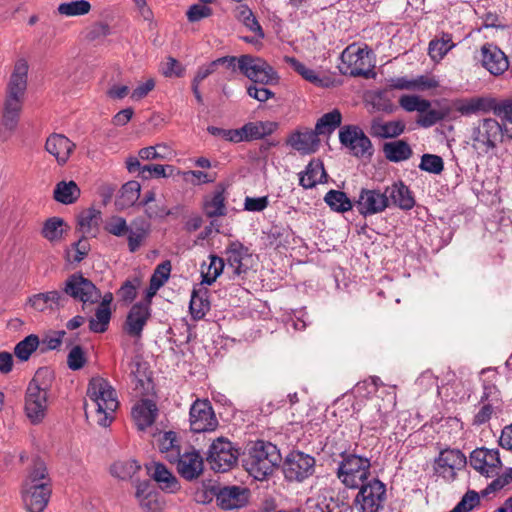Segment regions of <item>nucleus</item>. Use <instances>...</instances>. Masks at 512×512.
<instances>
[{"label":"nucleus","mask_w":512,"mask_h":512,"mask_svg":"<svg viewBox=\"0 0 512 512\" xmlns=\"http://www.w3.org/2000/svg\"><path fill=\"white\" fill-rule=\"evenodd\" d=\"M236 18L240 21L245 27H247L250 31L254 32L255 35L259 39H263L265 34L264 31L259 24L257 18L255 17L253 11L246 4L239 5L235 10Z\"/></svg>","instance_id":"c03bdc74"},{"label":"nucleus","mask_w":512,"mask_h":512,"mask_svg":"<svg viewBox=\"0 0 512 512\" xmlns=\"http://www.w3.org/2000/svg\"><path fill=\"white\" fill-rule=\"evenodd\" d=\"M175 458L173 464L176 465V470L183 479L193 481L203 473V459L193 447L184 448Z\"/></svg>","instance_id":"6ab92c4d"},{"label":"nucleus","mask_w":512,"mask_h":512,"mask_svg":"<svg viewBox=\"0 0 512 512\" xmlns=\"http://www.w3.org/2000/svg\"><path fill=\"white\" fill-rule=\"evenodd\" d=\"M316 468L315 458L299 450L290 451L284 458L282 470L288 482L302 483L313 476Z\"/></svg>","instance_id":"9d476101"},{"label":"nucleus","mask_w":512,"mask_h":512,"mask_svg":"<svg viewBox=\"0 0 512 512\" xmlns=\"http://www.w3.org/2000/svg\"><path fill=\"white\" fill-rule=\"evenodd\" d=\"M218 505L225 510L241 508L248 502L247 488L240 486H226L216 495Z\"/></svg>","instance_id":"393cba45"},{"label":"nucleus","mask_w":512,"mask_h":512,"mask_svg":"<svg viewBox=\"0 0 512 512\" xmlns=\"http://www.w3.org/2000/svg\"><path fill=\"white\" fill-rule=\"evenodd\" d=\"M212 15V9L207 4H193L186 12L188 21L198 22Z\"/></svg>","instance_id":"0e129e2a"},{"label":"nucleus","mask_w":512,"mask_h":512,"mask_svg":"<svg viewBox=\"0 0 512 512\" xmlns=\"http://www.w3.org/2000/svg\"><path fill=\"white\" fill-rule=\"evenodd\" d=\"M76 145L65 135L53 133L45 142V150L55 157L59 165H64L69 160Z\"/></svg>","instance_id":"5701e85b"},{"label":"nucleus","mask_w":512,"mask_h":512,"mask_svg":"<svg viewBox=\"0 0 512 512\" xmlns=\"http://www.w3.org/2000/svg\"><path fill=\"white\" fill-rule=\"evenodd\" d=\"M225 187L218 184L210 198L205 199L203 209L207 217L214 218L225 216L226 209Z\"/></svg>","instance_id":"72a5a7b5"},{"label":"nucleus","mask_w":512,"mask_h":512,"mask_svg":"<svg viewBox=\"0 0 512 512\" xmlns=\"http://www.w3.org/2000/svg\"><path fill=\"white\" fill-rule=\"evenodd\" d=\"M127 235L129 251L134 253L140 248L146 238L147 230L143 227L130 228Z\"/></svg>","instance_id":"e2e57ef3"},{"label":"nucleus","mask_w":512,"mask_h":512,"mask_svg":"<svg viewBox=\"0 0 512 512\" xmlns=\"http://www.w3.org/2000/svg\"><path fill=\"white\" fill-rule=\"evenodd\" d=\"M279 449L271 442L258 440L249 448L243 458V464L248 473L257 480H264L271 475L281 463Z\"/></svg>","instance_id":"20e7f679"},{"label":"nucleus","mask_w":512,"mask_h":512,"mask_svg":"<svg viewBox=\"0 0 512 512\" xmlns=\"http://www.w3.org/2000/svg\"><path fill=\"white\" fill-rule=\"evenodd\" d=\"M454 107L463 116H469L479 112L492 111L502 121L503 131L509 138H512V100L498 101L491 97H473L465 100H458Z\"/></svg>","instance_id":"39448f33"},{"label":"nucleus","mask_w":512,"mask_h":512,"mask_svg":"<svg viewBox=\"0 0 512 512\" xmlns=\"http://www.w3.org/2000/svg\"><path fill=\"white\" fill-rule=\"evenodd\" d=\"M481 62L483 67L494 76L502 75L509 68L506 54L491 43H485L481 47Z\"/></svg>","instance_id":"412c9836"},{"label":"nucleus","mask_w":512,"mask_h":512,"mask_svg":"<svg viewBox=\"0 0 512 512\" xmlns=\"http://www.w3.org/2000/svg\"><path fill=\"white\" fill-rule=\"evenodd\" d=\"M481 375L485 376L482 379L483 392L480 397V402H487L496 405L501 403V392L498 389L496 382L498 378V372L496 368H484L481 371Z\"/></svg>","instance_id":"7c9ffc66"},{"label":"nucleus","mask_w":512,"mask_h":512,"mask_svg":"<svg viewBox=\"0 0 512 512\" xmlns=\"http://www.w3.org/2000/svg\"><path fill=\"white\" fill-rule=\"evenodd\" d=\"M284 61L289 64L305 80L319 87H329V78H321L315 70L308 68L295 57L285 56Z\"/></svg>","instance_id":"ea45409f"},{"label":"nucleus","mask_w":512,"mask_h":512,"mask_svg":"<svg viewBox=\"0 0 512 512\" xmlns=\"http://www.w3.org/2000/svg\"><path fill=\"white\" fill-rule=\"evenodd\" d=\"M353 507L357 512H383L387 502V487L379 478H371L357 487Z\"/></svg>","instance_id":"6e6552de"},{"label":"nucleus","mask_w":512,"mask_h":512,"mask_svg":"<svg viewBox=\"0 0 512 512\" xmlns=\"http://www.w3.org/2000/svg\"><path fill=\"white\" fill-rule=\"evenodd\" d=\"M238 450L227 438L219 437L212 442L208 450L207 461L217 472L230 470L238 460Z\"/></svg>","instance_id":"2eb2a0df"},{"label":"nucleus","mask_w":512,"mask_h":512,"mask_svg":"<svg viewBox=\"0 0 512 512\" xmlns=\"http://www.w3.org/2000/svg\"><path fill=\"white\" fill-rule=\"evenodd\" d=\"M190 429L194 433L214 431L218 427L212 404L207 399H197L189 411Z\"/></svg>","instance_id":"dca6fc26"},{"label":"nucleus","mask_w":512,"mask_h":512,"mask_svg":"<svg viewBox=\"0 0 512 512\" xmlns=\"http://www.w3.org/2000/svg\"><path fill=\"white\" fill-rule=\"evenodd\" d=\"M172 270L170 260H165L158 264L150 278L153 288H161L169 279Z\"/></svg>","instance_id":"6e6d98bb"},{"label":"nucleus","mask_w":512,"mask_h":512,"mask_svg":"<svg viewBox=\"0 0 512 512\" xmlns=\"http://www.w3.org/2000/svg\"><path fill=\"white\" fill-rule=\"evenodd\" d=\"M239 70L252 84L268 85L279 81V75L267 61L250 54L240 56Z\"/></svg>","instance_id":"ddd939ff"},{"label":"nucleus","mask_w":512,"mask_h":512,"mask_svg":"<svg viewBox=\"0 0 512 512\" xmlns=\"http://www.w3.org/2000/svg\"><path fill=\"white\" fill-rule=\"evenodd\" d=\"M339 141L354 157H371L374 153L371 140L357 125L342 126L339 130Z\"/></svg>","instance_id":"4468645a"},{"label":"nucleus","mask_w":512,"mask_h":512,"mask_svg":"<svg viewBox=\"0 0 512 512\" xmlns=\"http://www.w3.org/2000/svg\"><path fill=\"white\" fill-rule=\"evenodd\" d=\"M141 469V466L134 459L119 460L112 464L111 474L121 480H132L134 475Z\"/></svg>","instance_id":"09e8293b"},{"label":"nucleus","mask_w":512,"mask_h":512,"mask_svg":"<svg viewBox=\"0 0 512 512\" xmlns=\"http://www.w3.org/2000/svg\"><path fill=\"white\" fill-rule=\"evenodd\" d=\"M419 169L432 174H440L444 169L443 159L435 154H423Z\"/></svg>","instance_id":"4d7b16f0"},{"label":"nucleus","mask_w":512,"mask_h":512,"mask_svg":"<svg viewBox=\"0 0 512 512\" xmlns=\"http://www.w3.org/2000/svg\"><path fill=\"white\" fill-rule=\"evenodd\" d=\"M62 292L68 297L81 302L84 309L87 303L95 304L101 299V292L96 285L82 273L77 272L69 275L64 281Z\"/></svg>","instance_id":"9b49d317"},{"label":"nucleus","mask_w":512,"mask_h":512,"mask_svg":"<svg viewBox=\"0 0 512 512\" xmlns=\"http://www.w3.org/2000/svg\"><path fill=\"white\" fill-rule=\"evenodd\" d=\"M388 427V414L383 412L379 403H372L365 413L361 428L374 433H382Z\"/></svg>","instance_id":"473e14b6"},{"label":"nucleus","mask_w":512,"mask_h":512,"mask_svg":"<svg viewBox=\"0 0 512 512\" xmlns=\"http://www.w3.org/2000/svg\"><path fill=\"white\" fill-rule=\"evenodd\" d=\"M68 230L69 226L63 218L53 216L44 221L40 234L48 242L55 245L64 239Z\"/></svg>","instance_id":"2f4dec72"},{"label":"nucleus","mask_w":512,"mask_h":512,"mask_svg":"<svg viewBox=\"0 0 512 512\" xmlns=\"http://www.w3.org/2000/svg\"><path fill=\"white\" fill-rule=\"evenodd\" d=\"M278 128V123L273 121L248 122L239 128L241 142L259 140L273 134Z\"/></svg>","instance_id":"c85d7f7f"},{"label":"nucleus","mask_w":512,"mask_h":512,"mask_svg":"<svg viewBox=\"0 0 512 512\" xmlns=\"http://www.w3.org/2000/svg\"><path fill=\"white\" fill-rule=\"evenodd\" d=\"M52 493V482L46 464L36 459L23 484L22 498L29 512H43Z\"/></svg>","instance_id":"f03ea898"},{"label":"nucleus","mask_w":512,"mask_h":512,"mask_svg":"<svg viewBox=\"0 0 512 512\" xmlns=\"http://www.w3.org/2000/svg\"><path fill=\"white\" fill-rule=\"evenodd\" d=\"M101 221V211L90 207L81 211L77 217L78 229L85 236H96Z\"/></svg>","instance_id":"f704fd0d"},{"label":"nucleus","mask_w":512,"mask_h":512,"mask_svg":"<svg viewBox=\"0 0 512 512\" xmlns=\"http://www.w3.org/2000/svg\"><path fill=\"white\" fill-rule=\"evenodd\" d=\"M405 130V123L402 120L384 122L380 118L372 119L369 133L372 137L380 139L396 138Z\"/></svg>","instance_id":"c756f323"},{"label":"nucleus","mask_w":512,"mask_h":512,"mask_svg":"<svg viewBox=\"0 0 512 512\" xmlns=\"http://www.w3.org/2000/svg\"><path fill=\"white\" fill-rule=\"evenodd\" d=\"M385 193L388 195L389 205L392 204L405 211H409L415 206L413 194L403 181H397L387 186Z\"/></svg>","instance_id":"bb28decb"},{"label":"nucleus","mask_w":512,"mask_h":512,"mask_svg":"<svg viewBox=\"0 0 512 512\" xmlns=\"http://www.w3.org/2000/svg\"><path fill=\"white\" fill-rule=\"evenodd\" d=\"M111 309L97 307L95 317L89 319V329L94 333H104L107 331L111 320Z\"/></svg>","instance_id":"603ef678"},{"label":"nucleus","mask_w":512,"mask_h":512,"mask_svg":"<svg viewBox=\"0 0 512 512\" xmlns=\"http://www.w3.org/2000/svg\"><path fill=\"white\" fill-rule=\"evenodd\" d=\"M151 317L149 301H140L131 306L122 325L123 332L135 342L140 340Z\"/></svg>","instance_id":"a211bd4d"},{"label":"nucleus","mask_w":512,"mask_h":512,"mask_svg":"<svg viewBox=\"0 0 512 512\" xmlns=\"http://www.w3.org/2000/svg\"><path fill=\"white\" fill-rule=\"evenodd\" d=\"M158 447L169 463H174L175 457H178L179 453L184 449L180 445L177 433L174 431H167L161 434L158 439Z\"/></svg>","instance_id":"e433bc0d"},{"label":"nucleus","mask_w":512,"mask_h":512,"mask_svg":"<svg viewBox=\"0 0 512 512\" xmlns=\"http://www.w3.org/2000/svg\"><path fill=\"white\" fill-rule=\"evenodd\" d=\"M259 84H250L247 87V94L259 101V102H266L270 98H274L275 94L273 91H271L268 88H265L264 85L258 86Z\"/></svg>","instance_id":"774afa93"},{"label":"nucleus","mask_w":512,"mask_h":512,"mask_svg":"<svg viewBox=\"0 0 512 512\" xmlns=\"http://www.w3.org/2000/svg\"><path fill=\"white\" fill-rule=\"evenodd\" d=\"M341 123L342 114L338 109H334L325 113L317 120L314 131L317 133L318 137L320 135H330L340 127Z\"/></svg>","instance_id":"79ce46f5"},{"label":"nucleus","mask_w":512,"mask_h":512,"mask_svg":"<svg viewBox=\"0 0 512 512\" xmlns=\"http://www.w3.org/2000/svg\"><path fill=\"white\" fill-rule=\"evenodd\" d=\"M355 206L360 215L367 217L385 211L389 206V198L385 191L362 188Z\"/></svg>","instance_id":"aec40b11"},{"label":"nucleus","mask_w":512,"mask_h":512,"mask_svg":"<svg viewBox=\"0 0 512 512\" xmlns=\"http://www.w3.org/2000/svg\"><path fill=\"white\" fill-rule=\"evenodd\" d=\"M455 46L452 41V35L442 33L441 38L430 41L428 54L433 60H441Z\"/></svg>","instance_id":"49530a36"},{"label":"nucleus","mask_w":512,"mask_h":512,"mask_svg":"<svg viewBox=\"0 0 512 512\" xmlns=\"http://www.w3.org/2000/svg\"><path fill=\"white\" fill-rule=\"evenodd\" d=\"M326 176L323 163L320 160H312L305 171L300 173L299 184L304 189H311L322 182V178Z\"/></svg>","instance_id":"4c0bfd02"},{"label":"nucleus","mask_w":512,"mask_h":512,"mask_svg":"<svg viewBox=\"0 0 512 512\" xmlns=\"http://www.w3.org/2000/svg\"><path fill=\"white\" fill-rule=\"evenodd\" d=\"M324 201L335 212L344 213L350 211L353 207L346 193L340 190H329L324 197Z\"/></svg>","instance_id":"de8ad7c7"},{"label":"nucleus","mask_w":512,"mask_h":512,"mask_svg":"<svg viewBox=\"0 0 512 512\" xmlns=\"http://www.w3.org/2000/svg\"><path fill=\"white\" fill-rule=\"evenodd\" d=\"M87 396L96 411L98 425L108 427L119 405L116 390L108 380L94 377L89 381Z\"/></svg>","instance_id":"423d86ee"},{"label":"nucleus","mask_w":512,"mask_h":512,"mask_svg":"<svg viewBox=\"0 0 512 512\" xmlns=\"http://www.w3.org/2000/svg\"><path fill=\"white\" fill-rule=\"evenodd\" d=\"M105 230L117 237H122L127 235L130 227L128 226L126 220L120 216H113L105 225Z\"/></svg>","instance_id":"bf43d9fd"},{"label":"nucleus","mask_w":512,"mask_h":512,"mask_svg":"<svg viewBox=\"0 0 512 512\" xmlns=\"http://www.w3.org/2000/svg\"><path fill=\"white\" fill-rule=\"evenodd\" d=\"M210 309V302L208 300L207 291L193 290L189 303V310L195 320H200L205 317Z\"/></svg>","instance_id":"a18cd8bd"},{"label":"nucleus","mask_w":512,"mask_h":512,"mask_svg":"<svg viewBox=\"0 0 512 512\" xmlns=\"http://www.w3.org/2000/svg\"><path fill=\"white\" fill-rule=\"evenodd\" d=\"M483 448L475 449L470 454V465L481 474L490 476V470L487 468V458H485Z\"/></svg>","instance_id":"052dcab7"},{"label":"nucleus","mask_w":512,"mask_h":512,"mask_svg":"<svg viewBox=\"0 0 512 512\" xmlns=\"http://www.w3.org/2000/svg\"><path fill=\"white\" fill-rule=\"evenodd\" d=\"M52 372L48 368H39L29 382L25 394L24 411L32 424H39L46 415L49 383Z\"/></svg>","instance_id":"0eeeda50"},{"label":"nucleus","mask_w":512,"mask_h":512,"mask_svg":"<svg viewBox=\"0 0 512 512\" xmlns=\"http://www.w3.org/2000/svg\"><path fill=\"white\" fill-rule=\"evenodd\" d=\"M28 78V64L21 59L15 63L6 87L0 122V138L7 141L18 126L22 112Z\"/></svg>","instance_id":"f257e3e1"},{"label":"nucleus","mask_w":512,"mask_h":512,"mask_svg":"<svg viewBox=\"0 0 512 512\" xmlns=\"http://www.w3.org/2000/svg\"><path fill=\"white\" fill-rule=\"evenodd\" d=\"M38 346L39 337L35 334H30L16 344L14 354L19 360L27 361Z\"/></svg>","instance_id":"3c124183"},{"label":"nucleus","mask_w":512,"mask_h":512,"mask_svg":"<svg viewBox=\"0 0 512 512\" xmlns=\"http://www.w3.org/2000/svg\"><path fill=\"white\" fill-rule=\"evenodd\" d=\"M209 259H210V263L207 267V271L204 272V270L202 269L201 274H202V283L210 286L221 275V273L224 269L225 263H224L223 258L216 256V255H210Z\"/></svg>","instance_id":"864d4df0"},{"label":"nucleus","mask_w":512,"mask_h":512,"mask_svg":"<svg viewBox=\"0 0 512 512\" xmlns=\"http://www.w3.org/2000/svg\"><path fill=\"white\" fill-rule=\"evenodd\" d=\"M383 153L391 162L399 163L408 160L413 151L410 145L404 140H396L387 142L383 145Z\"/></svg>","instance_id":"58836bf2"},{"label":"nucleus","mask_w":512,"mask_h":512,"mask_svg":"<svg viewBox=\"0 0 512 512\" xmlns=\"http://www.w3.org/2000/svg\"><path fill=\"white\" fill-rule=\"evenodd\" d=\"M399 105L407 112L417 111L424 113L431 107V102L417 95H402L399 99Z\"/></svg>","instance_id":"5fc2aeb1"},{"label":"nucleus","mask_w":512,"mask_h":512,"mask_svg":"<svg viewBox=\"0 0 512 512\" xmlns=\"http://www.w3.org/2000/svg\"><path fill=\"white\" fill-rule=\"evenodd\" d=\"M27 303L39 312H43L46 309L60 310L66 306L67 298L62 290H51L30 296Z\"/></svg>","instance_id":"b1692460"},{"label":"nucleus","mask_w":512,"mask_h":512,"mask_svg":"<svg viewBox=\"0 0 512 512\" xmlns=\"http://www.w3.org/2000/svg\"><path fill=\"white\" fill-rule=\"evenodd\" d=\"M447 116V112L443 110H436L428 108L424 113H420L417 118V124L423 128H429L438 122L444 120Z\"/></svg>","instance_id":"13d9d810"},{"label":"nucleus","mask_w":512,"mask_h":512,"mask_svg":"<svg viewBox=\"0 0 512 512\" xmlns=\"http://www.w3.org/2000/svg\"><path fill=\"white\" fill-rule=\"evenodd\" d=\"M80 189L74 181H61L54 189V199L57 202L68 205L77 201L80 197Z\"/></svg>","instance_id":"37998d69"},{"label":"nucleus","mask_w":512,"mask_h":512,"mask_svg":"<svg viewBox=\"0 0 512 512\" xmlns=\"http://www.w3.org/2000/svg\"><path fill=\"white\" fill-rule=\"evenodd\" d=\"M158 415V408L154 401L150 399H142L132 409V417L141 431L154 424Z\"/></svg>","instance_id":"cd10ccee"},{"label":"nucleus","mask_w":512,"mask_h":512,"mask_svg":"<svg viewBox=\"0 0 512 512\" xmlns=\"http://www.w3.org/2000/svg\"><path fill=\"white\" fill-rule=\"evenodd\" d=\"M226 260L230 268L233 269V275L243 276L248 271L245 260L249 258L248 248L240 241H232L225 250Z\"/></svg>","instance_id":"a878e982"},{"label":"nucleus","mask_w":512,"mask_h":512,"mask_svg":"<svg viewBox=\"0 0 512 512\" xmlns=\"http://www.w3.org/2000/svg\"><path fill=\"white\" fill-rule=\"evenodd\" d=\"M151 477L158 483L159 488L167 493H176L181 489L176 476L162 463L154 465Z\"/></svg>","instance_id":"c9c22d12"},{"label":"nucleus","mask_w":512,"mask_h":512,"mask_svg":"<svg viewBox=\"0 0 512 512\" xmlns=\"http://www.w3.org/2000/svg\"><path fill=\"white\" fill-rule=\"evenodd\" d=\"M286 144L302 155H310L318 150L320 139L314 130L299 128L289 135Z\"/></svg>","instance_id":"4be33fe9"},{"label":"nucleus","mask_w":512,"mask_h":512,"mask_svg":"<svg viewBox=\"0 0 512 512\" xmlns=\"http://www.w3.org/2000/svg\"><path fill=\"white\" fill-rule=\"evenodd\" d=\"M503 136L502 125L496 119L484 118L471 129V146L479 155H486L497 148Z\"/></svg>","instance_id":"1a4fd4ad"},{"label":"nucleus","mask_w":512,"mask_h":512,"mask_svg":"<svg viewBox=\"0 0 512 512\" xmlns=\"http://www.w3.org/2000/svg\"><path fill=\"white\" fill-rule=\"evenodd\" d=\"M185 181L191 182L193 185L212 183L216 179V175H211L200 170H189L183 173Z\"/></svg>","instance_id":"69168bd1"},{"label":"nucleus","mask_w":512,"mask_h":512,"mask_svg":"<svg viewBox=\"0 0 512 512\" xmlns=\"http://www.w3.org/2000/svg\"><path fill=\"white\" fill-rule=\"evenodd\" d=\"M91 10V4L87 0H73L58 5L57 12L67 17L86 15Z\"/></svg>","instance_id":"8fccbe9b"},{"label":"nucleus","mask_w":512,"mask_h":512,"mask_svg":"<svg viewBox=\"0 0 512 512\" xmlns=\"http://www.w3.org/2000/svg\"><path fill=\"white\" fill-rule=\"evenodd\" d=\"M467 464L466 456L459 449L446 448L434 461L435 473L448 482L456 479L457 471Z\"/></svg>","instance_id":"f3484780"},{"label":"nucleus","mask_w":512,"mask_h":512,"mask_svg":"<svg viewBox=\"0 0 512 512\" xmlns=\"http://www.w3.org/2000/svg\"><path fill=\"white\" fill-rule=\"evenodd\" d=\"M207 131L209 134L220 137L226 141L233 142V143H240L241 142V136L239 129H223L216 126H208Z\"/></svg>","instance_id":"680f3d73"},{"label":"nucleus","mask_w":512,"mask_h":512,"mask_svg":"<svg viewBox=\"0 0 512 512\" xmlns=\"http://www.w3.org/2000/svg\"><path fill=\"white\" fill-rule=\"evenodd\" d=\"M141 192V185L137 181H128L125 183L121 190L120 195L116 200V205L119 209L124 210L135 205Z\"/></svg>","instance_id":"a19ab883"},{"label":"nucleus","mask_w":512,"mask_h":512,"mask_svg":"<svg viewBox=\"0 0 512 512\" xmlns=\"http://www.w3.org/2000/svg\"><path fill=\"white\" fill-rule=\"evenodd\" d=\"M85 363H86V358H85V354H84L82 347L79 345L74 346L70 350L68 357H67L68 367L71 370L76 371V370L81 369L85 365Z\"/></svg>","instance_id":"338daca9"},{"label":"nucleus","mask_w":512,"mask_h":512,"mask_svg":"<svg viewBox=\"0 0 512 512\" xmlns=\"http://www.w3.org/2000/svg\"><path fill=\"white\" fill-rule=\"evenodd\" d=\"M339 457L336 477L346 488L356 489L370 480L371 457L359 454L357 447L342 451Z\"/></svg>","instance_id":"7ed1b4c3"},{"label":"nucleus","mask_w":512,"mask_h":512,"mask_svg":"<svg viewBox=\"0 0 512 512\" xmlns=\"http://www.w3.org/2000/svg\"><path fill=\"white\" fill-rule=\"evenodd\" d=\"M369 53L367 48H361L355 44L346 47L340 56L339 70L341 74L369 78L372 72Z\"/></svg>","instance_id":"f8f14e48"}]
</instances>
